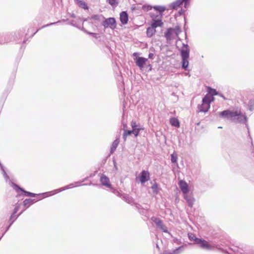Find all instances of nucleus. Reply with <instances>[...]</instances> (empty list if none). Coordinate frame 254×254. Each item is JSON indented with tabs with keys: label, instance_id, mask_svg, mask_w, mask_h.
<instances>
[{
	"label": "nucleus",
	"instance_id": "nucleus-1",
	"mask_svg": "<svg viewBox=\"0 0 254 254\" xmlns=\"http://www.w3.org/2000/svg\"><path fill=\"white\" fill-rule=\"evenodd\" d=\"M182 60V67L187 70L189 65V58L190 56V48L188 45L183 44L181 50Z\"/></svg>",
	"mask_w": 254,
	"mask_h": 254
},
{
	"label": "nucleus",
	"instance_id": "nucleus-2",
	"mask_svg": "<svg viewBox=\"0 0 254 254\" xmlns=\"http://www.w3.org/2000/svg\"><path fill=\"white\" fill-rule=\"evenodd\" d=\"M202 104L199 105L197 107L198 112H207L210 107L211 98L210 95H206L202 101Z\"/></svg>",
	"mask_w": 254,
	"mask_h": 254
},
{
	"label": "nucleus",
	"instance_id": "nucleus-3",
	"mask_svg": "<svg viewBox=\"0 0 254 254\" xmlns=\"http://www.w3.org/2000/svg\"><path fill=\"white\" fill-rule=\"evenodd\" d=\"M233 113H236L234 117L231 118V121L235 123H246L247 122V117L240 111H234Z\"/></svg>",
	"mask_w": 254,
	"mask_h": 254
},
{
	"label": "nucleus",
	"instance_id": "nucleus-4",
	"mask_svg": "<svg viewBox=\"0 0 254 254\" xmlns=\"http://www.w3.org/2000/svg\"><path fill=\"white\" fill-rule=\"evenodd\" d=\"M102 25L105 28L108 27L114 29L116 27V20L114 18H109L106 19L102 23Z\"/></svg>",
	"mask_w": 254,
	"mask_h": 254
},
{
	"label": "nucleus",
	"instance_id": "nucleus-5",
	"mask_svg": "<svg viewBox=\"0 0 254 254\" xmlns=\"http://www.w3.org/2000/svg\"><path fill=\"white\" fill-rule=\"evenodd\" d=\"M195 242L196 244H199L200 247L205 250H211L213 247L208 243L202 239L195 238Z\"/></svg>",
	"mask_w": 254,
	"mask_h": 254
},
{
	"label": "nucleus",
	"instance_id": "nucleus-6",
	"mask_svg": "<svg viewBox=\"0 0 254 254\" xmlns=\"http://www.w3.org/2000/svg\"><path fill=\"white\" fill-rule=\"evenodd\" d=\"M151 220L162 231L165 233H168L167 228L164 225L162 221L160 219L156 217H152Z\"/></svg>",
	"mask_w": 254,
	"mask_h": 254
},
{
	"label": "nucleus",
	"instance_id": "nucleus-7",
	"mask_svg": "<svg viewBox=\"0 0 254 254\" xmlns=\"http://www.w3.org/2000/svg\"><path fill=\"white\" fill-rule=\"evenodd\" d=\"M135 61L136 65L138 66L141 69H142L144 65L148 63V60L147 59L142 57L136 58Z\"/></svg>",
	"mask_w": 254,
	"mask_h": 254
},
{
	"label": "nucleus",
	"instance_id": "nucleus-8",
	"mask_svg": "<svg viewBox=\"0 0 254 254\" xmlns=\"http://www.w3.org/2000/svg\"><path fill=\"white\" fill-rule=\"evenodd\" d=\"M162 15H157L156 17L152 18V22L151 26L154 28L157 27H161L163 25V22L161 20Z\"/></svg>",
	"mask_w": 254,
	"mask_h": 254
},
{
	"label": "nucleus",
	"instance_id": "nucleus-9",
	"mask_svg": "<svg viewBox=\"0 0 254 254\" xmlns=\"http://www.w3.org/2000/svg\"><path fill=\"white\" fill-rule=\"evenodd\" d=\"M234 111L229 110H225L223 112H220L219 115L221 116L224 117L228 119L231 120V118L235 116L236 113H233Z\"/></svg>",
	"mask_w": 254,
	"mask_h": 254
},
{
	"label": "nucleus",
	"instance_id": "nucleus-10",
	"mask_svg": "<svg viewBox=\"0 0 254 254\" xmlns=\"http://www.w3.org/2000/svg\"><path fill=\"white\" fill-rule=\"evenodd\" d=\"M179 186L180 187L181 190L182 191L184 194L188 193L189 191L188 185L185 181L181 180L179 182Z\"/></svg>",
	"mask_w": 254,
	"mask_h": 254
},
{
	"label": "nucleus",
	"instance_id": "nucleus-11",
	"mask_svg": "<svg viewBox=\"0 0 254 254\" xmlns=\"http://www.w3.org/2000/svg\"><path fill=\"white\" fill-rule=\"evenodd\" d=\"M100 182L102 185H103L107 188L111 187V185L110 183L109 179L106 176L102 175L101 176Z\"/></svg>",
	"mask_w": 254,
	"mask_h": 254
},
{
	"label": "nucleus",
	"instance_id": "nucleus-12",
	"mask_svg": "<svg viewBox=\"0 0 254 254\" xmlns=\"http://www.w3.org/2000/svg\"><path fill=\"white\" fill-rule=\"evenodd\" d=\"M149 173L145 171H142L141 176L140 178V181L142 184L144 183L149 180Z\"/></svg>",
	"mask_w": 254,
	"mask_h": 254
},
{
	"label": "nucleus",
	"instance_id": "nucleus-13",
	"mask_svg": "<svg viewBox=\"0 0 254 254\" xmlns=\"http://www.w3.org/2000/svg\"><path fill=\"white\" fill-rule=\"evenodd\" d=\"M184 197L188 202L189 205L191 207L194 202V198L192 196L189 195L188 193L185 194Z\"/></svg>",
	"mask_w": 254,
	"mask_h": 254
},
{
	"label": "nucleus",
	"instance_id": "nucleus-14",
	"mask_svg": "<svg viewBox=\"0 0 254 254\" xmlns=\"http://www.w3.org/2000/svg\"><path fill=\"white\" fill-rule=\"evenodd\" d=\"M120 20L121 22L123 24H127L128 21V16L127 14L125 11H123L120 14Z\"/></svg>",
	"mask_w": 254,
	"mask_h": 254
},
{
	"label": "nucleus",
	"instance_id": "nucleus-15",
	"mask_svg": "<svg viewBox=\"0 0 254 254\" xmlns=\"http://www.w3.org/2000/svg\"><path fill=\"white\" fill-rule=\"evenodd\" d=\"M175 33L174 29L170 28L168 29L167 32L165 34V37L168 40H171L174 38V34Z\"/></svg>",
	"mask_w": 254,
	"mask_h": 254
},
{
	"label": "nucleus",
	"instance_id": "nucleus-16",
	"mask_svg": "<svg viewBox=\"0 0 254 254\" xmlns=\"http://www.w3.org/2000/svg\"><path fill=\"white\" fill-rule=\"evenodd\" d=\"M127 127V125H126V124L124 125L123 129L124 130V134L123 135V137L125 141L126 140L127 136H128V135H130L131 133H132V132H131V130H127L126 129Z\"/></svg>",
	"mask_w": 254,
	"mask_h": 254
},
{
	"label": "nucleus",
	"instance_id": "nucleus-17",
	"mask_svg": "<svg viewBox=\"0 0 254 254\" xmlns=\"http://www.w3.org/2000/svg\"><path fill=\"white\" fill-rule=\"evenodd\" d=\"M156 32L155 28L151 26L148 27L146 31V34L148 37H151Z\"/></svg>",
	"mask_w": 254,
	"mask_h": 254
},
{
	"label": "nucleus",
	"instance_id": "nucleus-18",
	"mask_svg": "<svg viewBox=\"0 0 254 254\" xmlns=\"http://www.w3.org/2000/svg\"><path fill=\"white\" fill-rule=\"evenodd\" d=\"M119 142L120 141L119 138H117L116 140L114 141L111 148L110 153L112 154L115 151L119 143Z\"/></svg>",
	"mask_w": 254,
	"mask_h": 254
},
{
	"label": "nucleus",
	"instance_id": "nucleus-19",
	"mask_svg": "<svg viewBox=\"0 0 254 254\" xmlns=\"http://www.w3.org/2000/svg\"><path fill=\"white\" fill-rule=\"evenodd\" d=\"M11 184H12V185L13 186L14 189H17L18 190H21V191H23L25 193V194L27 195V196H35L36 195V194H35V193H32V192H28V191H24V190H23L21 188H19L16 185H15V184H14L13 183H11Z\"/></svg>",
	"mask_w": 254,
	"mask_h": 254
},
{
	"label": "nucleus",
	"instance_id": "nucleus-20",
	"mask_svg": "<svg viewBox=\"0 0 254 254\" xmlns=\"http://www.w3.org/2000/svg\"><path fill=\"white\" fill-rule=\"evenodd\" d=\"M170 124L172 126L175 127H180V123L179 120L175 118H172L170 119Z\"/></svg>",
	"mask_w": 254,
	"mask_h": 254
},
{
	"label": "nucleus",
	"instance_id": "nucleus-21",
	"mask_svg": "<svg viewBox=\"0 0 254 254\" xmlns=\"http://www.w3.org/2000/svg\"><path fill=\"white\" fill-rule=\"evenodd\" d=\"M19 209V205H17L15 207V208L14 209L13 213L10 217V220H12V221L11 223H10V225H11V224L17 219V217L18 216H17V217H14V215L18 211Z\"/></svg>",
	"mask_w": 254,
	"mask_h": 254
},
{
	"label": "nucleus",
	"instance_id": "nucleus-22",
	"mask_svg": "<svg viewBox=\"0 0 254 254\" xmlns=\"http://www.w3.org/2000/svg\"><path fill=\"white\" fill-rule=\"evenodd\" d=\"M76 1V3L81 8H84L85 9H87V6L85 2L82 0H75Z\"/></svg>",
	"mask_w": 254,
	"mask_h": 254
},
{
	"label": "nucleus",
	"instance_id": "nucleus-23",
	"mask_svg": "<svg viewBox=\"0 0 254 254\" xmlns=\"http://www.w3.org/2000/svg\"><path fill=\"white\" fill-rule=\"evenodd\" d=\"M208 92L212 96L219 95V93L215 89H212L210 87L208 88Z\"/></svg>",
	"mask_w": 254,
	"mask_h": 254
},
{
	"label": "nucleus",
	"instance_id": "nucleus-24",
	"mask_svg": "<svg viewBox=\"0 0 254 254\" xmlns=\"http://www.w3.org/2000/svg\"><path fill=\"white\" fill-rule=\"evenodd\" d=\"M142 129H143V128L140 127L137 129H132L131 132H132V134H133L135 137H137L139 134V131Z\"/></svg>",
	"mask_w": 254,
	"mask_h": 254
},
{
	"label": "nucleus",
	"instance_id": "nucleus-25",
	"mask_svg": "<svg viewBox=\"0 0 254 254\" xmlns=\"http://www.w3.org/2000/svg\"><path fill=\"white\" fill-rule=\"evenodd\" d=\"M73 187H74L73 186V184H71L69 185H67V186H65V187L61 188V189L58 190V192L64 190H66V189H68L72 188ZM56 191H58V190H56Z\"/></svg>",
	"mask_w": 254,
	"mask_h": 254
},
{
	"label": "nucleus",
	"instance_id": "nucleus-26",
	"mask_svg": "<svg viewBox=\"0 0 254 254\" xmlns=\"http://www.w3.org/2000/svg\"><path fill=\"white\" fill-rule=\"evenodd\" d=\"M171 161L173 163H176L177 161L178 156L175 153H173L171 154Z\"/></svg>",
	"mask_w": 254,
	"mask_h": 254
},
{
	"label": "nucleus",
	"instance_id": "nucleus-27",
	"mask_svg": "<svg viewBox=\"0 0 254 254\" xmlns=\"http://www.w3.org/2000/svg\"><path fill=\"white\" fill-rule=\"evenodd\" d=\"M152 189L154 193L157 194L158 193L159 189L158 185L156 184H154L152 186Z\"/></svg>",
	"mask_w": 254,
	"mask_h": 254
},
{
	"label": "nucleus",
	"instance_id": "nucleus-28",
	"mask_svg": "<svg viewBox=\"0 0 254 254\" xmlns=\"http://www.w3.org/2000/svg\"><path fill=\"white\" fill-rule=\"evenodd\" d=\"M182 248V247H180L179 248H178V249L175 250L173 252V253H170V252H168L167 251H165L164 252L163 254H178V251L181 249Z\"/></svg>",
	"mask_w": 254,
	"mask_h": 254
},
{
	"label": "nucleus",
	"instance_id": "nucleus-29",
	"mask_svg": "<svg viewBox=\"0 0 254 254\" xmlns=\"http://www.w3.org/2000/svg\"><path fill=\"white\" fill-rule=\"evenodd\" d=\"M154 9L160 12H162L165 10V8L162 6H154Z\"/></svg>",
	"mask_w": 254,
	"mask_h": 254
},
{
	"label": "nucleus",
	"instance_id": "nucleus-30",
	"mask_svg": "<svg viewBox=\"0 0 254 254\" xmlns=\"http://www.w3.org/2000/svg\"><path fill=\"white\" fill-rule=\"evenodd\" d=\"M131 127L132 129H137L140 128L137 125H136L135 121H132L131 123Z\"/></svg>",
	"mask_w": 254,
	"mask_h": 254
},
{
	"label": "nucleus",
	"instance_id": "nucleus-31",
	"mask_svg": "<svg viewBox=\"0 0 254 254\" xmlns=\"http://www.w3.org/2000/svg\"><path fill=\"white\" fill-rule=\"evenodd\" d=\"M32 200L31 199H26L24 201H23V204L25 206H26L27 205H30V203H31L32 202Z\"/></svg>",
	"mask_w": 254,
	"mask_h": 254
},
{
	"label": "nucleus",
	"instance_id": "nucleus-32",
	"mask_svg": "<svg viewBox=\"0 0 254 254\" xmlns=\"http://www.w3.org/2000/svg\"><path fill=\"white\" fill-rule=\"evenodd\" d=\"M108 2L112 6H115L117 4L116 0H108Z\"/></svg>",
	"mask_w": 254,
	"mask_h": 254
},
{
	"label": "nucleus",
	"instance_id": "nucleus-33",
	"mask_svg": "<svg viewBox=\"0 0 254 254\" xmlns=\"http://www.w3.org/2000/svg\"><path fill=\"white\" fill-rule=\"evenodd\" d=\"M189 238L190 240H194V241L196 238L195 236L192 234H189Z\"/></svg>",
	"mask_w": 254,
	"mask_h": 254
},
{
	"label": "nucleus",
	"instance_id": "nucleus-34",
	"mask_svg": "<svg viewBox=\"0 0 254 254\" xmlns=\"http://www.w3.org/2000/svg\"><path fill=\"white\" fill-rule=\"evenodd\" d=\"M100 16L98 15H95L92 16V19L94 20H100Z\"/></svg>",
	"mask_w": 254,
	"mask_h": 254
},
{
	"label": "nucleus",
	"instance_id": "nucleus-35",
	"mask_svg": "<svg viewBox=\"0 0 254 254\" xmlns=\"http://www.w3.org/2000/svg\"><path fill=\"white\" fill-rule=\"evenodd\" d=\"M59 22H60V21H59L57 22H53V23H51L50 24H47V25H44L42 28H44V27H47V26H49L50 25H54L57 23H59Z\"/></svg>",
	"mask_w": 254,
	"mask_h": 254
},
{
	"label": "nucleus",
	"instance_id": "nucleus-36",
	"mask_svg": "<svg viewBox=\"0 0 254 254\" xmlns=\"http://www.w3.org/2000/svg\"><path fill=\"white\" fill-rule=\"evenodd\" d=\"M154 54L153 53H150L148 55V58L152 59H153Z\"/></svg>",
	"mask_w": 254,
	"mask_h": 254
},
{
	"label": "nucleus",
	"instance_id": "nucleus-37",
	"mask_svg": "<svg viewBox=\"0 0 254 254\" xmlns=\"http://www.w3.org/2000/svg\"><path fill=\"white\" fill-rule=\"evenodd\" d=\"M88 33L89 34L91 35L92 36H94V37H96V34H95V33H90V32H88Z\"/></svg>",
	"mask_w": 254,
	"mask_h": 254
},
{
	"label": "nucleus",
	"instance_id": "nucleus-38",
	"mask_svg": "<svg viewBox=\"0 0 254 254\" xmlns=\"http://www.w3.org/2000/svg\"><path fill=\"white\" fill-rule=\"evenodd\" d=\"M218 95L220 96V97H221L223 99L227 100V99L225 98V97L224 96H223L222 94L219 93V95Z\"/></svg>",
	"mask_w": 254,
	"mask_h": 254
},
{
	"label": "nucleus",
	"instance_id": "nucleus-39",
	"mask_svg": "<svg viewBox=\"0 0 254 254\" xmlns=\"http://www.w3.org/2000/svg\"><path fill=\"white\" fill-rule=\"evenodd\" d=\"M210 98H211V102H213L214 100V97H211V96H210Z\"/></svg>",
	"mask_w": 254,
	"mask_h": 254
},
{
	"label": "nucleus",
	"instance_id": "nucleus-40",
	"mask_svg": "<svg viewBox=\"0 0 254 254\" xmlns=\"http://www.w3.org/2000/svg\"><path fill=\"white\" fill-rule=\"evenodd\" d=\"M137 53H134L133 54V56H134V57H135V56H137Z\"/></svg>",
	"mask_w": 254,
	"mask_h": 254
},
{
	"label": "nucleus",
	"instance_id": "nucleus-41",
	"mask_svg": "<svg viewBox=\"0 0 254 254\" xmlns=\"http://www.w3.org/2000/svg\"><path fill=\"white\" fill-rule=\"evenodd\" d=\"M72 17H75L74 15V14H72Z\"/></svg>",
	"mask_w": 254,
	"mask_h": 254
}]
</instances>
